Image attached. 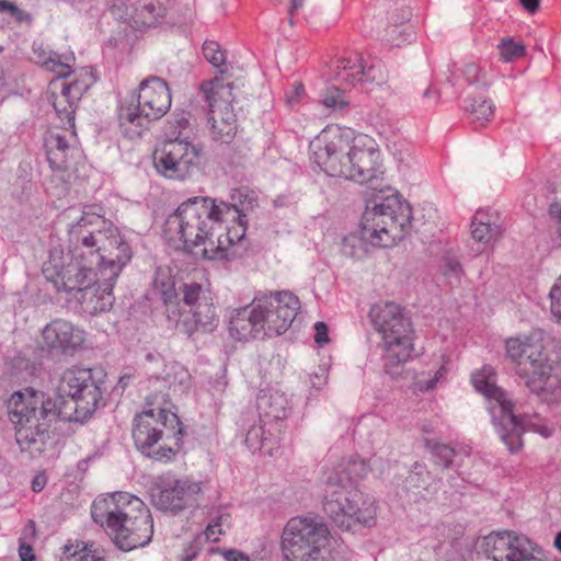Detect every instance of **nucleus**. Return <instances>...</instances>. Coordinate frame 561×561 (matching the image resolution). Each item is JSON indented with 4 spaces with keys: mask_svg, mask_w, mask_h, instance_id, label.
Listing matches in <instances>:
<instances>
[{
    "mask_svg": "<svg viewBox=\"0 0 561 561\" xmlns=\"http://www.w3.org/2000/svg\"><path fill=\"white\" fill-rule=\"evenodd\" d=\"M439 271L451 286L459 285L463 276V268L459 257L453 251H447L443 255Z\"/></svg>",
    "mask_w": 561,
    "mask_h": 561,
    "instance_id": "nucleus-38",
    "label": "nucleus"
},
{
    "mask_svg": "<svg viewBox=\"0 0 561 561\" xmlns=\"http://www.w3.org/2000/svg\"><path fill=\"white\" fill-rule=\"evenodd\" d=\"M180 294H182V301L190 309L196 307L199 302H205L202 300L203 286L198 283H183L179 287Z\"/></svg>",
    "mask_w": 561,
    "mask_h": 561,
    "instance_id": "nucleus-41",
    "label": "nucleus"
},
{
    "mask_svg": "<svg viewBox=\"0 0 561 561\" xmlns=\"http://www.w3.org/2000/svg\"><path fill=\"white\" fill-rule=\"evenodd\" d=\"M356 238L355 237H350L346 239V242H351V241H354Z\"/></svg>",
    "mask_w": 561,
    "mask_h": 561,
    "instance_id": "nucleus-63",
    "label": "nucleus"
},
{
    "mask_svg": "<svg viewBox=\"0 0 561 561\" xmlns=\"http://www.w3.org/2000/svg\"><path fill=\"white\" fill-rule=\"evenodd\" d=\"M255 204V198L245 188L232 190L229 203L216 199V205L221 213L219 214L221 222H231L230 226H241L243 228V238L248 228L247 214L253 209Z\"/></svg>",
    "mask_w": 561,
    "mask_h": 561,
    "instance_id": "nucleus-25",
    "label": "nucleus"
},
{
    "mask_svg": "<svg viewBox=\"0 0 561 561\" xmlns=\"http://www.w3.org/2000/svg\"><path fill=\"white\" fill-rule=\"evenodd\" d=\"M474 389L488 400V410L492 423L501 440L510 453H517L523 447L522 435L531 431L548 438L553 428L538 416H517L513 412V404L507 394L495 385V371L491 366H484L472 375Z\"/></svg>",
    "mask_w": 561,
    "mask_h": 561,
    "instance_id": "nucleus-8",
    "label": "nucleus"
},
{
    "mask_svg": "<svg viewBox=\"0 0 561 561\" xmlns=\"http://www.w3.org/2000/svg\"><path fill=\"white\" fill-rule=\"evenodd\" d=\"M58 402L60 411L69 414L67 422L89 420L95 411L104 404V381L96 378L90 368L70 367L66 369L59 380Z\"/></svg>",
    "mask_w": 561,
    "mask_h": 561,
    "instance_id": "nucleus-11",
    "label": "nucleus"
},
{
    "mask_svg": "<svg viewBox=\"0 0 561 561\" xmlns=\"http://www.w3.org/2000/svg\"><path fill=\"white\" fill-rule=\"evenodd\" d=\"M423 473H426L424 466L416 463L414 470H412L408 477V483L415 488H425L423 483H421V476Z\"/></svg>",
    "mask_w": 561,
    "mask_h": 561,
    "instance_id": "nucleus-53",
    "label": "nucleus"
},
{
    "mask_svg": "<svg viewBox=\"0 0 561 561\" xmlns=\"http://www.w3.org/2000/svg\"><path fill=\"white\" fill-rule=\"evenodd\" d=\"M322 103L330 108H343L348 101L341 88L331 87L323 94Z\"/></svg>",
    "mask_w": 561,
    "mask_h": 561,
    "instance_id": "nucleus-44",
    "label": "nucleus"
},
{
    "mask_svg": "<svg viewBox=\"0 0 561 561\" xmlns=\"http://www.w3.org/2000/svg\"><path fill=\"white\" fill-rule=\"evenodd\" d=\"M314 341L319 345L329 342L328 327L324 322L319 321L314 324Z\"/></svg>",
    "mask_w": 561,
    "mask_h": 561,
    "instance_id": "nucleus-52",
    "label": "nucleus"
},
{
    "mask_svg": "<svg viewBox=\"0 0 561 561\" xmlns=\"http://www.w3.org/2000/svg\"><path fill=\"white\" fill-rule=\"evenodd\" d=\"M117 277H106V268H100V274L94 277L88 287L79 291L82 293L81 299L84 308L90 313L104 312L111 309L114 302L113 287Z\"/></svg>",
    "mask_w": 561,
    "mask_h": 561,
    "instance_id": "nucleus-23",
    "label": "nucleus"
},
{
    "mask_svg": "<svg viewBox=\"0 0 561 561\" xmlns=\"http://www.w3.org/2000/svg\"><path fill=\"white\" fill-rule=\"evenodd\" d=\"M168 139L154 151V167L167 179L184 181L198 168L203 146L193 141V128L185 113L170 123Z\"/></svg>",
    "mask_w": 561,
    "mask_h": 561,
    "instance_id": "nucleus-10",
    "label": "nucleus"
},
{
    "mask_svg": "<svg viewBox=\"0 0 561 561\" xmlns=\"http://www.w3.org/2000/svg\"><path fill=\"white\" fill-rule=\"evenodd\" d=\"M306 98V90L301 82H295L285 92V102L289 108L298 106Z\"/></svg>",
    "mask_w": 561,
    "mask_h": 561,
    "instance_id": "nucleus-47",
    "label": "nucleus"
},
{
    "mask_svg": "<svg viewBox=\"0 0 561 561\" xmlns=\"http://www.w3.org/2000/svg\"><path fill=\"white\" fill-rule=\"evenodd\" d=\"M206 542L203 540V537L196 535L194 539L183 549L182 553L179 556V561H193Z\"/></svg>",
    "mask_w": 561,
    "mask_h": 561,
    "instance_id": "nucleus-48",
    "label": "nucleus"
},
{
    "mask_svg": "<svg viewBox=\"0 0 561 561\" xmlns=\"http://www.w3.org/2000/svg\"><path fill=\"white\" fill-rule=\"evenodd\" d=\"M231 515L228 510L219 507L211 514L206 529L197 535L203 537L205 542H217L219 541V537L231 528Z\"/></svg>",
    "mask_w": 561,
    "mask_h": 561,
    "instance_id": "nucleus-31",
    "label": "nucleus"
},
{
    "mask_svg": "<svg viewBox=\"0 0 561 561\" xmlns=\"http://www.w3.org/2000/svg\"><path fill=\"white\" fill-rule=\"evenodd\" d=\"M380 78V69L374 65L366 69L358 54H351L336 60L335 79L343 89L354 88L357 84L365 85L368 82L378 81ZM377 83L379 84V82Z\"/></svg>",
    "mask_w": 561,
    "mask_h": 561,
    "instance_id": "nucleus-22",
    "label": "nucleus"
},
{
    "mask_svg": "<svg viewBox=\"0 0 561 561\" xmlns=\"http://www.w3.org/2000/svg\"><path fill=\"white\" fill-rule=\"evenodd\" d=\"M520 4L530 13L537 11L539 7V0H519Z\"/></svg>",
    "mask_w": 561,
    "mask_h": 561,
    "instance_id": "nucleus-59",
    "label": "nucleus"
},
{
    "mask_svg": "<svg viewBox=\"0 0 561 561\" xmlns=\"http://www.w3.org/2000/svg\"><path fill=\"white\" fill-rule=\"evenodd\" d=\"M207 103V128L211 140L229 144L237 134L238 119L234 112L233 84L222 77L205 80L199 85Z\"/></svg>",
    "mask_w": 561,
    "mask_h": 561,
    "instance_id": "nucleus-15",
    "label": "nucleus"
},
{
    "mask_svg": "<svg viewBox=\"0 0 561 561\" xmlns=\"http://www.w3.org/2000/svg\"><path fill=\"white\" fill-rule=\"evenodd\" d=\"M127 15V23L131 28L147 32L167 23L168 10L160 0H137Z\"/></svg>",
    "mask_w": 561,
    "mask_h": 561,
    "instance_id": "nucleus-24",
    "label": "nucleus"
},
{
    "mask_svg": "<svg viewBox=\"0 0 561 561\" xmlns=\"http://www.w3.org/2000/svg\"><path fill=\"white\" fill-rule=\"evenodd\" d=\"M226 561H250L249 557L239 550H226L224 552Z\"/></svg>",
    "mask_w": 561,
    "mask_h": 561,
    "instance_id": "nucleus-55",
    "label": "nucleus"
},
{
    "mask_svg": "<svg viewBox=\"0 0 561 561\" xmlns=\"http://www.w3.org/2000/svg\"><path fill=\"white\" fill-rule=\"evenodd\" d=\"M471 236L478 243V252L492 248L502 236L501 225H473L471 222Z\"/></svg>",
    "mask_w": 561,
    "mask_h": 561,
    "instance_id": "nucleus-35",
    "label": "nucleus"
},
{
    "mask_svg": "<svg viewBox=\"0 0 561 561\" xmlns=\"http://www.w3.org/2000/svg\"><path fill=\"white\" fill-rule=\"evenodd\" d=\"M270 440L271 438L266 435L265 425L262 424V420L259 421V424H253L245 435V444L253 453L263 451Z\"/></svg>",
    "mask_w": 561,
    "mask_h": 561,
    "instance_id": "nucleus-40",
    "label": "nucleus"
},
{
    "mask_svg": "<svg viewBox=\"0 0 561 561\" xmlns=\"http://www.w3.org/2000/svg\"><path fill=\"white\" fill-rule=\"evenodd\" d=\"M413 0H390L388 3V46L402 47L415 39L411 24Z\"/></svg>",
    "mask_w": 561,
    "mask_h": 561,
    "instance_id": "nucleus-20",
    "label": "nucleus"
},
{
    "mask_svg": "<svg viewBox=\"0 0 561 561\" xmlns=\"http://www.w3.org/2000/svg\"><path fill=\"white\" fill-rule=\"evenodd\" d=\"M92 519L104 527L122 550L148 545L153 535V520L149 508L137 496L115 492L96 497L91 506Z\"/></svg>",
    "mask_w": 561,
    "mask_h": 561,
    "instance_id": "nucleus-5",
    "label": "nucleus"
},
{
    "mask_svg": "<svg viewBox=\"0 0 561 561\" xmlns=\"http://www.w3.org/2000/svg\"><path fill=\"white\" fill-rule=\"evenodd\" d=\"M184 437L183 424L176 413L167 409H149L134 419L133 438L145 456L169 462L180 451Z\"/></svg>",
    "mask_w": 561,
    "mask_h": 561,
    "instance_id": "nucleus-9",
    "label": "nucleus"
},
{
    "mask_svg": "<svg viewBox=\"0 0 561 561\" xmlns=\"http://www.w3.org/2000/svg\"><path fill=\"white\" fill-rule=\"evenodd\" d=\"M499 53L502 60L511 62L524 56L525 46L512 38H505L499 44Z\"/></svg>",
    "mask_w": 561,
    "mask_h": 561,
    "instance_id": "nucleus-42",
    "label": "nucleus"
},
{
    "mask_svg": "<svg viewBox=\"0 0 561 561\" xmlns=\"http://www.w3.org/2000/svg\"><path fill=\"white\" fill-rule=\"evenodd\" d=\"M288 408V399L284 392L270 389L261 391L257 397V409L262 411L265 416L273 420H282L286 416Z\"/></svg>",
    "mask_w": 561,
    "mask_h": 561,
    "instance_id": "nucleus-30",
    "label": "nucleus"
},
{
    "mask_svg": "<svg viewBox=\"0 0 561 561\" xmlns=\"http://www.w3.org/2000/svg\"><path fill=\"white\" fill-rule=\"evenodd\" d=\"M153 286L154 289L160 294L164 305L168 307L169 318L174 319L176 313L175 311L170 310V307L175 302L178 298V290L175 288L174 280L171 276L158 273L153 280Z\"/></svg>",
    "mask_w": 561,
    "mask_h": 561,
    "instance_id": "nucleus-39",
    "label": "nucleus"
},
{
    "mask_svg": "<svg viewBox=\"0 0 561 561\" xmlns=\"http://www.w3.org/2000/svg\"><path fill=\"white\" fill-rule=\"evenodd\" d=\"M435 94H436V93H435L434 91H432V89H426V90L424 91V96H426V98H431V96H433V95H435Z\"/></svg>",
    "mask_w": 561,
    "mask_h": 561,
    "instance_id": "nucleus-61",
    "label": "nucleus"
},
{
    "mask_svg": "<svg viewBox=\"0 0 561 561\" xmlns=\"http://www.w3.org/2000/svg\"><path fill=\"white\" fill-rule=\"evenodd\" d=\"M178 328L188 336L194 333H210L218 325L216 308L211 302H199L188 311L179 313Z\"/></svg>",
    "mask_w": 561,
    "mask_h": 561,
    "instance_id": "nucleus-26",
    "label": "nucleus"
},
{
    "mask_svg": "<svg viewBox=\"0 0 561 561\" xmlns=\"http://www.w3.org/2000/svg\"><path fill=\"white\" fill-rule=\"evenodd\" d=\"M471 222L473 225H501L499 216L495 211L480 209L472 217Z\"/></svg>",
    "mask_w": 561,
    "mask_h": 561,
    "instance_id": "nucleus-50",
    "label": "nucleus"
},
{
    "mask_svg": "<svg viewBox=\"0 0 561 561\" xmlns=\"http://www.w3.org/2000/svg\"><path fill=\"white\" fill-rule=\"evenodd\" d=\"M171 103L168 83L159 77H150L139 85L137 104L122 108L121 127L127 137H139L151 122L160 119L168 113Z\"/></svg>",
    "mask_w": 561,
    "mask_h": 561,
    "instance_id": "nucleus-12",
    "label": "nucleus"
},
{
    "mask_svg": "<svg viewBox=\"0 0 561 561\" xmlns=\"http://www.w3.org/2000/svg\"><path fill=\"white\" fill-rule=\"evenodd\" d=\"M388 150L397 164L398 172L405 174L413 161L411 142L405 138H400L393 140L391 146L388 145Z\"/></svg>",
    "mask_w": 561,
    "mask_h": 561,
    "instance_id": "nucleus-36",
    "label": "nucleus"
},
{
    "mask_svg": "<svg viewBox=\"0 0 561 561\" xmlns=\"http://www.w3.org/2000/svg\"><path fill=\"white\" fill-rule=\"evenodd\" d=\"M302 5H304V0H290V4H289V8H288V14L290 16V23H293V18L302 8Z\"/></svg>",
    "mask_w": 561,
    "mask_h": 561,
    "instance_id": "nucleus-58",
    "label": "nucleus"
},
{
    "mask_svg": "<svg viewBox=\"0 0 561 561\" xmlns=\"http://www.w3.org/2000/svg\"><path fill=\"white\" fill-rule=\"evenodd\" d=\"M323 510L331 522L342 530H355L358 526L375 525L377 508L365 499L359 488L341 486L327 482Z\"/></svg>",
    "mask_w": 561,
    "mask_h": 561,
    "instance_id": "nucleus-13",
    "label": "nucleus"
},
{
    "mask_svg": "<svg viewBox=\"0 0 561 561\" xmlns=\"http://www.w3.org/2000/svg\"><path fill=\"white\" fill-rule=\"evenodd\" d=\"M130 259L129 244L105 219L103 208L85 206L81 216L68 226V252L53 247L43 274L58 291L80 290L92 283L100 268H106L110 279L118 277Z\"/></svg>",
    "mask_w": 561,
    "mask_h": 561,
    "instance_id": "nucleus-2",
    "label": "nucleus"
},
{
    "mask_svg": "<svg viewBox=\"0 0 561 561\" xmlns=\"http://www.w3.org/2000/svg\"><path fill=\"white\" fill-rule=\"evenodd\" d=\"M415 332L404 308L388 302V367L411 360L414 355Z\"/></svg>",
    "mask_w": 561,
    "mask_h": 561,
    "instance_id": "nucleus-17",
    "label": "nucleus"
},
{
    "mask_svg": "<svg viewBox=\"0 0 561 561\" xmlns=\"http://www.w3.org/2000/svg\"><path fill=\"white\" fill-rule=\"evenodd\" d=\"M330 533L321 522L294 517L282 535V550L287 561H325L330 556Z\"/></svg>",
    "mask_w": 561,
    "mask_h": 561,
    "instance_id": "nucleus-14",
    "label": "nucleus"
},
{
    "mask_svg": "<svg viewBox=\"0 0 561 561\" xmlns=\"http://www.w3.org/2000/svg\"><path fill=\"white\" fill-rule=\"evenodd\" d=\"M190 375L183 366L172 363L165 366V374L161 378H156V382H163L169 390L181 391L183 386L188 381Z\"/></svg>",
    "mask_w": 561,
    "mask_h": 561,
    "instance_id": "nucleus-37",
    "label": "nucleus"
},
{
    "mask_svg": "<svg viewBox=\"0 0 561 561\" xmlns=\"http://www.w3.org/2000/svg\"><path fill=\"white\" fill-rule=\"evenodd\" d=\"M47 476L44 471L36 473L31 483L32 490L36 493L43 491L47 484Z\"/></svg>",
    "mask_w": 561,
    "mask_h": 561,
    "instance_id": "nucleus-54",
    "label": "nucleus"
},
{
    "mask_svg": "<svg viewBox=\"0 0 561 561\" xmlns=\"http://www.w3.org/2000/svg\"><path fill=\"white\" fill-rule=\"evenodd\" d=\"M300 309V300L291 291L259 294L251 305L234 309L229 321V334L238 341L285 333Z\"/></svg>",
    "mask_w": 561,
    "mask_h": 561,
    "instance_id": "nucleus-6",
    "label": "nucleus"
},
{
    "mask_svg": "<svg viewBox=\"0 0 561 561\" xmlns=\"http://www.w3.org/2000/svg\"><path fill=\"white\" fill-rule=\"evenodd\" d=\"M462 75L469 84L478 83L481 80V69L473 62L465 66Z\"/></svg>",
    "mask_w": 561,
    "mask_h": 561,
    "instance_id": "nucleus-51",
    "label": "nucleus"
},
{
    "mask_svg": "<svg viewBox=\"0 0 561 561\" xmlns=\"http://www.w3.org/2000/svg\"><path fill=\"white\" fill-rule=\"evenodd\" d=\"M43 348L51 356H72L85 342V332L64 319H55L42 330Z\"/></svg>",
    "mask_w": 561,
    "mask_h": 561,
    "instance_id": "nucleus-19",
    "label": "nucleus"
},
{
    "mask_svg": "<svg viewBox=\"0 0 561 561\" xmlns=\"http://www.w3.org/2000/svg\"><path fill=\"white\" fill-rule=\"evenodd\" d=\"M314 162L331 176H343L365 185V210L359 240L370 248L382 247L386 232V179L382 152L365 134L352 136L348 128L329 125L310 142Z\"/></svg>",
    "mask_w": 561,
    "mask_h": 561,
    "instance_id": "nucleus-1",
    "label": "nucleus"
},
{
    "mask_svg": "<svg viewBox=\"0 0 561 561\" xmlns=\"http://www.w3.org/2000/svg\"><path fill=\"white\" fill-rule=\"evenodd\" d=\"M368 341H369L370 343H374V341H373V334H371L370 330H368Z\"/></svg>",
    "mask_w": 561,
    "mask_h": 561,
    "instance_id": "nucleus-62",
    "label": "nucleus"
},
{
    "mask_svg": "<svg viewBox=\"0 0 561 561\" xmlns=\"http://www.w3.org/2000/svg\"><path fill=\"white\" fill-rule=\"evenodd\" d=\"M551 339L542 330L510 337L505 342L507 357L518 364H528L526 385L547 402L561 400V367L549 351Z\"/></svg>",
    "mask_w": 561,
    "mask_h": 561,
    "instance_id": "nucleus-7",
    "label": "nucleus"
},
{
    "mask_svg": "<svg viewBox=\"0 0 561 561\" xmlns=\"http://www.w3.org/2000/svg\"><path fill=\"white\" fill-rule=\"evenodd\" d=\"M466 111L469 117L477 126H484L494 114V105L491 100L485 98H468L466 99Z\"/></svg>",
    "mask_w": 561,
    "mask_h": 561,
    "instance_id": "nucleus-34",
    "label": "nucleus"
},
{
    "mask_svg": "<svg viewBox=\"0 0 561 561\" xmlns=\"http://www.w3.org/2000/svg\"><path fill=\"white\" fill-rule=\"evenodd\" d=\"M216 198L195 196L179 205L163 226V236L175 249H184L209 261H230L243 247V228L227 226L215 239L222 222Z\"/></svg>",
    "mask_w": 561,
    "mask_h": 561,
    "instance_id": "nucleus-3",
    "label": "nucleus"
},
{
    "mask_svg": "<svg viewBox=\"0 0 561 561\" xmlns=\"http://www.w3.org/2000/svg\"><path fill=\"white\" fill-rule=\"evenodd\" d=\"M369 467L363 459L351 458L342 461L328 478V482H337L341 486L358 488L359 481L368 473Z\"/></svg>",
    "mask_w": 561,
    "mask_h": 561,
    "instance_id": "nucleus-28",
    "label": "nucleus"
},
{
    "mask_svg": "<svg viewBox=\"0 0 561 561\" xmlns=\"http://www.w3.org/2000/svg\"><path fill=\"white\" fill-rule=\"evenodd\" d=\"M59 561H105V559L92 549V545L68 541L61 548Z\"/></svg>",
    "mask_w": 561,
    "mask_h": 561,
    "instance_id": "nucleus-32",
    "label": "nucleus"
},
{
    "mask_svg": "<svg viewBox=\"0 0 561 561\" xmlns=\"http://www.w3.org/2000/svg\"><path fill=\"white\" fill-rule=\"evenodd\" d=\"M426 446L432 450L436 462L445 468L449 467L455 457V449L445 444H431L426 440Z\"/></svg>",
    "mask_w": 561,
    "mask_h": 561,
    "instance_id": "nucleus-43",
    "label": "nucleus"
},
{
    "mask_svg": "<svg viewBox=\"0 0 561 561\" xmlns=\"http://www.w3.org/2000/svg\"><path fill=\"white\" fill-rule=\"evenodd\" d=\"M0 12L9 13L19 24L26 23L30 25L33 22V18L28 12L20 9L9 0H0Z\"/></svg>",
    "mask_w": 561,
    "mask_h": 561,
    "instance_id": "nucleus-45",
    "label": "nucleus"
},
{
    "mask_svg": "<svg viewBox=\"0 0 561 561\" xmlns=\"http://www.w3.org/2000/svg\"><path fill=\"white\" fill-rule=\"evenodd\" d=\"M413 213L410 203L394 188L388 186V238L392 245L410 234Z\"/></svg>",
    "mask_w": 561,
    "mask_h": 561,
    "instance_id": "nucleus-21",
    "label": "nucleus"
},
{
    "mask_svg": "<svg viewBox=\"0 0 561 561\" xmlns=\"http://www.w3.org/2000/svg\"><path fill=\"white\" fill-rule=\"evenodd\" d=\"M67 134L72 136V133L64 129L48 130L45 136V148L47 160L54 170H65L67 168L68 159L76 150L68 139Z\"/></svg>",
    "mask_w": 561,
    "mask_h": 561,
    "instance_id": "nucleus-27",
    "label": "nucleus"
},
{
    "mask_svg": "<svg viewBox=\"0 0 561 561\" xmlns=\"http://www.w3.org/2000/svg\"><path fill=\"white\" fill-rule=\"evenodd\" d=\"M549 213L551 217L557 219L560 224V228L558 229V234L561 242V204L560 203H553L550 205Z\"/></svg>",
    "mask_w": 561,
    "mask_h": 561,
    "instance_id": "nucleus-57",
    "label": "nucleus"
},
{
    "mask_svg": "<svg viewBox=\"0 0 561 561\" xmlns=\"http://www.w3.org/2000/svg\"><path fill=\"white\" fill-rule=\"evenodd\" d=\"M19 554L22 561L35 560L33 548L28 545L21 543L19 548Z\"/></svg>",
    "mask_w": 561,
    "mask_h": 561,
    "instance_id": "nucleus-56",
    "label": "nucleus"
},
{
    "mask_svg": "<svg viewBox=\"0 0 561 561\" xmlns=\"http://www.w3.org/2000/svg\"><path fill=\"white\" fill-rule=\"evenodd\" d=\"M51 103L60 121H66L69 127L75 125V113L78 105L77 100H72L70 94L62 90H50Z\"/></svg>",
    "mask_w": 561,
    "mask_h": 561,
    "instance_id": "nucleus-33",
    "label": "nucleus"
},
{
    "mask_svg": "<svg viewBox=\"0 0 561 561\" xmlns=\"http://www.w3.org/2000/svg\"><path fill=\"white\" fill-rule=\"evenodd\" d=\"M446 375H447V368L443 365L439 367L438 370L435 371V374L432 378L426 379V380L419 379L416 381L415 386L420 391L433 390L439 381L445 379Z\"/></svg>",
    "mask_w": 561,
    "mask_h": 561,
    "instance_id": "nucleus-49",
    "label": "nucleus"
},
{
    "mask_svg": "<svg viewBox=\"0 0 561 561\" xmlns=\"http://www.w3.org/2000/svg\"><path fill=\"white\" fill-rule=\"evenodd\" d=\"M203 55L215 67L224 65L226 60L225 51L221 50L219 44L214 41L204 43Z\"/></svg>",
    "mask_w": 561,
    "mask_h": 561,
    "instance_id": "nucleus-46",
    "label": "nucleus"
},
{
    "mask_svg": "<svg viewBox=\"0 0 561 561\" xmlns=\"http://www.w3.org/2000/svg\"><path fill=\"white\" fill-rule=\"evenodd\" d=\"M202 484L191 480H160L151 488V502L161 511L172 513L197 505Z\"/></svg>",
    "mask_w": 561,
    "mask_h": 561,
    "instance_id": "nucleus-18",
    "label": "nucleus"
},
{
    "mask_svg": "<svg viewBox=\"0 0 561 561\" xmlns=\"http://www.w3.org/2000/svg\"><path fill=\"white\" fill-rule=\"evenodd\" d=\"M36 59L43 68L57 75V78L50 81L49 89L66 91L72 100L80 101L94 82L89 70L72 71L70 58L58 53L43 50L36 54Z\"/></svg>",
    "mask_w": 561,
    "mask_h": 561,
    "instance_id": "nucleus-16",
    "label": "nucleus"
},
{
    "mask_svg": "<svg viewBox=\"0 0 561 561\" xmlns=\"http://www.w3.org/2000/svg\"><path fill=\"white\" fill-rule=\"evenodd\" d=\"M369 328L379 336L376 341V348L370 354V362L375 355L380 359L386 358V302H377L373 305L367 314Z\"/></svg>",
    "mask_w": 561,
    "mask_h": 561,
    "instance_id": "nucleus-29",
    "label": "nucleus"
},
{
    "mask_svg": "<svg viewBox=\"0 0 561 561\" xmlns=\"http://www.w3.org/2000/svg\"><path fill=\"white\" fill-rule=\"evenodd\" d=\"M554 547L561 552V531L554 538Z\"/></svg>",
    "mask_w": 561,
    "mask_h": 561,
    "instance_id": "nucleus-60",
    "label": "nucleus"
},
{
    "mask_svg": "<svg viewBox=\"0 0 561 561\" xmlns=\"http://www.w3.org/2000/svg\"><path fill=\"white\" fill-rule=\"evenodd\" d=\"M8 414L15 432V442L22 453L32 458L45 456L55 447L53 424L69 419L58 402L42 391L31 388L14 392L8 404Z\"/></svg>",
    "mask_w": 561,
    "mask_h": 561,
    "instance_id": "nucleus-4",
    "label": "nucleus"
},
{
    "mask_svg": "<svg viewBox=\"0 0 561 561\" xmlns=\"http://www.w3.org/2000/svg\"><path fill=\"white\" fill-rule=\"evenodd\" d=\"M3 85V78L0 76V89L2 88Z\"/></svg>",
    "mask_w": 561,
    "mask_h": 561,
    "instance_id": "nucleus-64",
    "label": "nucleus"
}]
</instances>
